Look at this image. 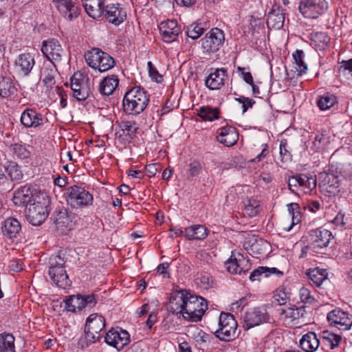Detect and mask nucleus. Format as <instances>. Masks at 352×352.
Here are the masks:
<instances>
[{
    "instance_id": "bf43d9fd",
    "label": "nucleus",
    "mask_w": 352,
    "mask_h": 352,
    "mask_svg": "<svg viewBox=\"0 0 352 352\" xmlns=\"http://www.w3.org/2000/svg\"><path fill=\"white\" fill-rule=\"evenodd\" d=\"M203 168L200 162L195 160L189 164L188 174L190 177H197L200 174Z\"/></svg>"
},
{
    "instance_id": "0e129e2a",
    "label": "nucleus",
    "mask_w": 352,
    "mask_h": 352,
    "mask_svg": "<svg viewBox=\"0 0 352 352\" xmlns=\"http://www.w3.org/2000/svg\"><path fill=\"white\" fill-rule=\"evenodd\" d=\"M338 72L340 74H351L352 76V59L343 60L339 67Z\"/></svg>"
},
{
    "instance_id": "20e7f679",
    "label": "nucleus",
    "mask_w": 352,
    "mask_h": 352,
    "mask_svg": "<svg viewBox=\"0 0 352 352\" xmlns=\"http://www.w3.org/2000/svg\"><path fill=\"white\" fill-rule=\"evenodd\" d=\"M66 201L72 208H81L93 204V195L79 186H69L65 192Z\"/></svg>"
},
{
    "instance_id": "b1692460",
    "label": "nucleus",
    "mask_w": 352,
    "mask_h": 352,
    "mask_svg": "<svg viewBox=\"0 0 352 352\" xmlns=\"http://www.w3.org/2000/svg\"><path fill=\"white\" fill-rule=\"evenodd\" d=\"M217 133L218 142L228 147L234 145L239 140V133L236 128L232 126L219 128Z\"/></svg>"
},
{
    "instance_id": "aec40b11",
    "label": "nucleus",
    "mask_w": 352,
    "mask_h": 352,
    "mask_svg": "<svg viewBox=\"0 0 352 352\" xmlns=\"http://www.w3.org/2000/svg\"><path fill=\"white\" fill-rule=\"evenodd\" d=\"M159 29L163 41L168 43L175 41L180 33V28L176 20L161 22Z\"/></svg>"
},
{
    "instance_id": "dca6fc26",
    "label": "nucleus",
    "mask_w": 352,
    "mask_h": 352,
    "mask_svg": "<svg viewBox=\"0 0 352 352\" xmlns=\"http://www.w3.org/2000/svg\"><path fill=\"white\" fill-rule=\"evenodd\" d=\"M280 319L283 321L287 326H293L298 324L297 322L300 319L305 317L307 311L305 306L300 307H289L287 309H280Z\"/></svg>"
},
{
    "instance_id": "412c9836",
    "label": "nucleus",
    "mask_w": 352,
    "mask_h": 352,
    "mask_svg": "<svg viewBox=\"0 0 352 352\" xmlns=\"http://www.w3.org/2000/svg\"><path fill=\"white\" fill-rule=\"evenodd\" d=\"M108 22L119 25L126 19V12L120 4H110L105 6L104 14Z\"/></svg>"
},
{
    "instance_id": "6e6552de",
    "label": "nucleus",
    "mask_w": 352,
    "mask_h": 352,
    "mask_svg": "<svg viewBox=\"0 0 352 352\" xmlns=\"http://www.w3.org/2000/svg\"><path fill=\"white\" fill-rule=\"evenodd\" d=\"M333 239L332 233L324 228L312 230L309 233V247L315 252L321 253Z\"/></svg>"
},
{
    "instance_id": "f03ea898",
    "label": "nucleus",
    "mask_w": 352,
    "mask_h": 352,
    "mask_svg": "<svg viewBox=\"0 0 352 352\" xmlns=\"http://www.w3.org/2000/svg\"><path fill=\"white\" fill-rule=\"evenodd\" d=\"M49 204L50 199L47 195H36L34 200L25 209L28 221L33 226L41 225L48 215Z\"/></svg>"
},
{
    "instance_id": "79ce46f5",
    "label": "nucleus",
    "mask_w": 352,
    "mask_h": 352,
    "mask_svg": "<svg viewBox=\"0 0 352 352\" xmlns=\"http://www.w3.org/2000/svg\"><path fill=\"white\" fill-rule=\"evenodd\" d=\"M65 307L67 311L71 312L80 311L84 309L82 301V295L77 294L70 296L65 300Z\"/></svg>"
},
{
    "instance_id": "f3484780",
    "label": "nucleus",
    "mask_w": 352,
    "mask_h": 352,
    "mask_svg": "<svg viewBox=\"0 0 352 352\" xmlns=\"http://www.w3.org/2000/svg\"><path fill=\"white\" fill-rule=\"evenodd\" d=\"M70 87L73 92V97L78 101H84L91 96L88 83L82 78H76V75L70 78Z\"/></svg>"
},
{
    "instance_id": "8fccbe9b",
    "label": "nucleus",
    "mask_w": 352,
    "mask_h": 352,
    "mask_svg": "<svg viewBox=\"0 0 352 352\" xmlns=\"http://www.w3.org/2000/svg\"><path fill=\"white\" fill-rule=\"evenodd\" d=\"M120 127L122 131L121 135L128 137L129 139H132L135 136L138 130L136 124L131 121H122Z\"/></svg>"
},
{
    "instance_id": "4c0bfd02",
    "label": "nucleus",
    "mask_w": 352,
    "mask_h": 352,
    "mask_svg": "<svg viewBox=\"0 0 352 352\" xmlns=\"http://www.w3.org/2000/svg\"><path fill=\"white\" fill-rule=\"evenodd\" d=\"M197 114L204 121L212 122L219 118L220 111L218 108L210 106H202L196 109Z\"/></svg>"
},
{
    "instance_id": "de8ad7c7",
    "label": "nucleus",
    "mask_w": 352,
    "mask_h": 352,
    "mask_svg": "<svg viewBox=\"0 0 352 352\" xmlns=\"http://www.w3.org/2000/svg\"><path fill=\"white\" fill-rule=\"evenodd\" d=\"M10 150L18 158L21 160L28 159L30 156V151L27 149L25 145L20 143L11 144Z\"/></svg>"
},
{
    "instance_id": "a878e982",
    "label": "nucleus",
    "mask_w": 352,
    "mask_h": 352,
    "mask_svg": "<svg viewBox=\"0 0 352 352\" xmlns=\"http://www.w3.org/2000/svg\"><path fill=\"white\" fill-rule=\"evenodd\" d=\"M36 196L33 195L31 187L25 185L14 192L12 201L17 206H25L27 208L34 200Z\"/></svg>"
},
{
    "instance_id": "37998d69",
    "label": "nucleus",
    "mask_w": 352,
    "mask_h": 352,
    "mask_svg": "<svg viewBox=\"0 0 352 352\" xmlns=\"http://www.w3.org/2000/svg\"><path fill=\"white\" fill-rule=\"evenodd\" d=\"M16 89L9 78L0 76V96L8 98L15 94Z\"/></svg>"
},
{
    "instance_id": "603ef678",
    "label": "nucleus",
    "mask_w": 352,
    "mask_h": 352,
    "mask_svg": "<svg viewBox=\"0 0 352 352\" xmlns=\"http://www.w3.org/2000/svg\"><path fill=\"white\" fill-rule=\"evenodd\" d=\"M205 29L201 24H191L186 30V35L193 40L199 38L204 32Z\"/></svg>"
},
{
    "instance_id": "c03bdc74",
    "label": "nucleus",
    "mask_w": 352,
    "mask_h": 352,
    "mask_svg": "<svg viewBox=\"0 0 352 352\" xmlns=\"http://www.w3.org/2000/svg\"><path fill=\"white\" fill-rule=\"evenodd\" d=\"M243 204L244 211L250 217L256 216L261 210V207L260 206L259 201L254 199H246L243 201Z\"/></svg>"
},
{
    "instance_id": "09e8293b",
    "label": "nucleus",
    "mask_w": 352,
    "mask_h": 352,
    "mask_svg": "<svg viewBox=\"0 0 352 352\" xmlns=\"http://www.w3.org/2000/svg\"><path fill=\"white\" fill-rule=\"evenodd\" d=\"M293 57L297 65L296 71L298 72V75L305 73L307 69V66L304 62V52L302 50H296L293 54Z\"/></svg>"
},
{
    "instance_id": "4d7b16f0",
    "label": "nucleus",
    "mask_w": 352,
    "mask_h": 352,
    "mask_svg": "<svg viewBox=\"0 0 352 352\" xmlns=\"http://www.w3.org/2000/svg\"><path fill=\"white\" fill-rule=\"evenodd\" d=\"M49 269L65 268V261L60 254L52 255L49 261Z\"/></svg>"
},
{
    "instance_id": "338daca9",
    "label": "nucleus",
    "mask_w": 352,
    "mask_h": 352,
    "mask_svg": "<svg viewBox=\"0 0 352 352\" xmlns=\"http://www.w3.org/2000/svg\"><path fill=\"white\" fill-rule=\"evenodd\" d=\"M327 142L326 138L322 134L316 135L314 140V146L316 149H320Z\"/></svg>"
},
{
    "instance_id": "c85d7f7f",
    "label": "nucleus",
    "mask_w": 352,
    "mask_h": 352,
    "mask_svg": "<svg viewBox=\"0 0 352 352\" xmlns=\"http://www.w3.org/2000/svg\"><path fill=\"white\" fill-rule=\"evenodd\" d=\"M21 224L18 219L14 217H9L4 221L2 226V232L4 236L12 239L20 236Z\"/></svg>"
},
{
    "instance_id": "7c9ffc66",
    "label": "nucleus",
    "mask_w": 352,
    "mask_h": 352,
    "mask_svg": "<svg viewBox=\"0 0 352 352\" xmlns=\"http://www.w3.org/2000/svg\"><path fill=\"white\" fill-rule=\"evenodd\" d=\"M320 344L316 333L310 331L302 336L300 340V346L305 352H314Z\"/></svg>"
},
{
    "instance_id": "052dcab7",
    "label": "nucleus",
    "mask_w": 352,
    "mask_h": 352,
    "mask_svg": "<svg viewBox=\"0 0 352 352\" xmlns=\"http://www.w3.org/2000/svg\"><path fill=\"white\" fill-rule=\"evenodd\" d=\"M148 74L151 79L157 82H161L163 80V76L159 74L156 67L153 65L152 62L148 61L147 63Z\"/></svg>"
},
{
    "instance_id": "9d476101",
    "label": "nucleus",
    "mask_w": 352,
    "mask_h": 352,
    "mask_svg": "<svg viewBox=\"0 0 352 352\" xmlns=\"http://www.w3.org/2000/svg\"><path fill=\"white\" fill-rule=\"evenodd\" d=\"M328 8L327 0H302L298 10L304 17L316 19L325 13Z\"/></svg>"
},
{
    "instance_id": "39448f33",
    "label": "nucleus",
    "mask_w": 352,
    "mask_h": 352,
    "mask_svg": "<svg viewBox=\"0 0 352 352\" xmlns=\"http://www.w3.org/2000/svg\"><path fill=\"white\" fill-rule=\"evenodd\" d=\"M184 318L192 322L201 320L202 316L208 309L207 301L201 296L190 293L188 294Z\"/></svg>"
},
{
    "instance_id": "f8f14e48",
    "label": "nucleus",
    "mask_w": 352,
    "mask_h": 352,
    "mask_svg": "<svg viewBox=\"0 0 352 352\" xmlns=\"http://www.w3.org/2000/svg\"><path fill=\"white\" fill-rule=\"evenodd\" d=\"M104 342L118 351L122 350L130 342V335L121 328L109 330L104 337Z\"/></svg>"
},
{
    "instance_id": "a211bd4d",
    "label": "nucleus",
    "mask_w": 352,
    "mask_h": 352,
    "mask_svg": "<svg viewBox=\"0 0 352 352\" xmlns=\"http://www.w3.org/2000/svg\"><path fill=\"white\" fill-rule=\"evenodd\" d=\"M52 2L65 19L72 21L78 17L80 10L72 0H53Z\"/></svg>"
},
{
    "instance_id": "e433bc0d",
    "label": "nucleus",
    "mask_w": 352,
    "mask_h": 352,
    "mask_svg": "<svg viewBox=\"0 0 352 352\" xmlns=\"http://www.w3.org/2000/svg\"><path fill=\"white\" fill-rule=\"evenodd\" d=\"M3 166L12 182L19 183L22 180L23 177V171L16 162L8 161L3 164Z\"/></svg>"
},
{
    "instance_id": "c756f323",
    "label": "nucleus",
    "mask_w": 352,
    "mask_h": 352,
    "mask_svg": "<svg viewBox=\"0 0 352 352\" xmlns=\"http://www.w3.org/2000/svg\"><path fill=\"white\" fill-rule=\"evenodd\" d=\"M48 274L52 281L59 288L65 289L71 284L65 268L49 269Z\"/></svg>"
},
{
    "instance_id": "473e14b6",
    "label": "nucleus",
    "mask_w": 352,
    "mask_h": 352,
    "mask_svg": "<svg viewBox=\"0 0 352 352\" xmlns=\"http://www.w3.org/2000/svg\"><path fill=\"white\" fill-rule=\"evenodd\" d=\"M119 83L116 75L108 76L100 82L98 91L103 96H109L113 94Z\"/></svg>"
},
{
    "instance_id": "f704fd0d",
    "label": "nucleus",
    "mask_w": 352,
    "mask_h": 352,
    "mask_svg": "<svg viewBox=\"0 0 352 352\" xmlns=\"http://www.w3.org/2000/svg\"><path fill=\"white\" fill-rule=\"evenodd\" d=\"M34 64V58L30 53L20 54L16 60V66L25 76L30 73Z\"/></svg>"
},
{
    "instance_id": "69168bd1",
    "label": "nucleus",
    "mask_w": 352,
    "mask_h": 352,
    "mask_svg": "<svg viewBox=\"0 0 352 352\" xmlns=\"http://www.w3.org/2000/svg\"><path fill=\"white\" fill-rule=\"evenodd\" d=\"M197 279L199 280L200 283L205 288L210 287L213 284L212 278L209 274H201Z\"/></svg>"
},
{
    "instance_id": "1a4fd4ad",
    "label": "nucleus",
    "mask_w": 352,
    "mask_h": 352,
    "mask_svg": "<svg viewBox=\"0 0 352 352\" xmlns=\"http://www.w3.org/2000/svg\"><path fill=\"white\" fill-rule=\"evenodd\" d=\"M52 219L56 224L57 229L65 232L74 229L78 217L68 208L61 207L56 208L53 212Z\"/></svg>"
},
{
    "instance_id": "4be33fe9",
    "label": "nucleus",
    "mask_w": 352,
    "mask_h": 352,
    "mask_svg": "<svg viewBox=\"0 0 352 352\" xmlns=\"http://www.w3.org/2000/svg\"><path fill=\"white\" fill-rule=\"evenodd\" d=\"M227 76V69L217 68L210 69V74L205 80V85L210 90H218L224 85Z\"/></svg>"
},
{
    "instance_id": "6ab92c4d",
    "label": "nucleus",
    "mask_w": 352,
    "mask_h": 352,
    "mask_svg": "<svg viewBox=\"0 0 352 352\" xmlns=\"http://www.w3.org/2000/svg\"><path fill=\"white\" fill-rule=\"evenodd\" d=\"M227 271L231 274H246L250 270V264L248 260L238 254V258L232 253L230 258L224 263Z\"/></svg>"
},
{
    "instance_id": "7ed1b4c3",
    "label": "nucleus",
    "mask_w": 352,
    "mask_h": 352,
    "mask_svg": "<svg viewBox=\"0 0 352 352\" xmlns=\"http://www.w3.org/2000/svg\"><path fill=\"white\" fill-rule=\"evenodd\" d=\"M87 64L100 72H107L116 65L115 59L108 53L98 47H94L84 55Z\"/></svg>"
},
{
    "instance_id": "bb28decb",
    "label": "nucleus",
    "mask_w": 352,
    "mask_h": 352,
    "mask_svg": "<svg viewBox=\"0 0 352 352\" xmlns=\"http://www.w3.org/2000/svg\"><path fill=\"white\" fill-rule=\"evenodd\" d=\"M58 71L54 63H44L41 69L40 78L47 89H52L55 84Z\"/></svg>"
},
{
    "instance_id": "6e6d98bb",
    "label": "nucleus",
    "mask_w": 352,
    "mask_h": 352,
    "mask_svg": "<svg viewBox=\"0 0 352 352\" xmlns=\"http://www.w3.org/2000/svg\"><path fill=\"white\" fill-rule=\"evenodd\" d=\"M267 267H259L250 273L249 278L251 281L261 280L263 277H267Z\"/></svg>"
},
{
    "instance_id": "864d4df0",
    "label": "nucleus",
    "mask_w": 352,
    "mask_h": 352,
    "mask_svg": "<svg viewBox=\"0 0 352 352\" xmlns=\"http://www.w3.org/2000/svg\"><path fill=\"white\" fill-rule=\"evenodd\" d=\"M289 294L285 287H280L276 290L273 298L274 301L277 302L280 305H283L287 303V300L289 298Z\"/></svg>"
},
{
    "instance_id": "680f3d73",
    "label": "nucleus",
    "mask_w": 352,
    "mask_h": 352,
    "mask_svg": "<svg viewBox=\"0 0 352 352\" xmlns=\"http://www.w3.org/2000/svg\"><path fill=\"white\" fill-rule=\"evenodd\" d=\"M82 301L84 308H92L97 303L96 296L94 293L87 295H82Z\"/></svg>"
},
{
    "instance_id": "2f4dec72",
    "label": "nucleus",
    "mask_w": 352,
    "mask_h": 352,
    "mask_svg": "<svg viewBox=\"0 0 352 352\" xmlns=\"http://www.w3.org/2000/svg\"><path fill=\"white\" fill-rule=\"evenodd\" d=\"M85 327H86V330L100 334L105 327V320L104 317L97 314H91L86 320Z\"/></svg>"
},
{
    "instance_id": "423d86ee",
    "label": "nucleus",
    "mask_w": 352,
    "mask_h": 352,
    "mask_svg": "<svg viewBox=\"0 0 352 352\" xmlns=\"http://www.w3.org/2000/svg\"><path fill=\"white\" fill-rule=\"evenodd\" d=\"M236 329L237 322L233 315L221 313L219 318V329L214 333L216 337L223 341H230L235 338Z\"/></svg>"
},
{
    "instance_id": "774afa93",
    "label": "nucleus",
    "mask_w": 352,
    "mask_h": 352,
    "mask_svg": "<svg viewBox=\"0 0 352 352\" xmlns=\"http://www.w3.org/2000/svg\"><path fill=\"white\" fill-rule=\"evenodd\" d=\"M305 180H306L305 181L306 182L305 189H307L308 190V192H310L316 188L317 179H316V177L315 175L314 176L307 175Z\"/></svg>"
},
{
    "instance_id": "3c124183",
    "label": "nucleus",
    "mask_w": 352,
    "mask_h": 352,
    "mask_svg": "<svg viewBox=\"0 0 352 352\" xmlns=\"http://www.w3.org/2000/svg\"><path fill=\"white\" fill-rule=\"evenodd\" d=\"M337 103V98L333 95H326L320 97L317 102L318 107L322 111L329 109Z\"/></svg>"
},
{
    "instance_id": "ea45409f",
    "label": "nucleus",
    "mask_w": 352,
    "mask_h": 352,
    "mask_svg": "<svg viewBox=\"0 0 352 352\" xmlns=\"http://www.w3.org/2000/svg\"><path fill=\"white\" fill-rule=\"evenodd\" d=\"M330 37L325 32H318L312 34L311 43L318 50H325L330 43Z\"/></svg>"
},
{
    "instance_id": "a18cd8bd",
    "label": "nucleus",
    "mask_w": 352,
    "mask_h": 352,
    "mask_svg": "<svg viewBox=\"0 0 352 352\" xmlns=\"http://www.w3.org/2000/svg\"><path fill=\"white\" fill-rule=\"evenodd\" d=\"M101 334H97L90 330H86V327L84 329V336L80 340V343L82 348L87 347L90 344L99 342L101 339Z\"/></svg>"
},
{
    "instance_id": "58836bf2",
    "label": "nucleus",
    "mask_w": 352,
    "mask_h": 352,
    "mask_svg": "<svg viewBox=\"0 0 352 352\" xmlns=\"http://www.w3.org/2000/svg\"><path fill=\"white\" fill-rule=\"evenodd\" d=\"M312 284L316 287H320L322 283L327 279V272L325 269L318 267L310 269L307 273Z\"/></svg>"
},
{
    "instance_id": "49530a36",
    "label": "nucleus",
    "mask_w": 352,
    "mask_h": 352,
    "mask_svg": "<svg viewBox=\"0 0 352 352\" xmlns=\"http://www.w3.org/2000/svg\"><path fill=\"white\" fill-rule=\"evenodd\" d=\"M288 212L292 217L291 226L288 230H291V228L295 225L298 224L301 221V212L299 205L297 203H290L287 205Z\"/></svg>"
},
{
    "instance_id": "a19ab883",
    "label": "nucleus",
    "mask_w": 352,
    "mask_h": 352,
    "mask_svg": "<svg viewBox=\"0 0 352 352\" xmlns=\"http://www.w3.org/2000/svg\"><path fill=\"white\" fill-rule=\"evenodd\" d=\"M14 341L12 334L6 332L0 333V352H16Z\"/></svg>"
},
{
    "instance_id": "c9c22d12",
    "label": "nucleus",
    "mask_w": 352,
    "mask_h": 352,
    "mask_svg": "<svg viewBox=\"0 0 352 352\" xmlns=\"http://www.w3.org/2000/svg\"><path fill=\"white\" fill-rule=\"evenodd\" d=\"M341 340L342 337L340 335L329 331H324L322 333L321 347L323 350L327 347L330 349H333L339 345Z\"/></svg>"
},
{
    "instance_id": "5701e85b",
    "label": "nucleus",
    "mask_w": 352,
    "mask_h": 352,
    "mask_svg": "<svg viewBox=\"0 0 352 352\" xmlns=\"http://www.w3.org/2000/svg\"><path fill=\"white\" fill-rule=\"evenodd\" d=\"M43 116L34 109H26L21 115L20 122L25 128H38L43 124Z\"/></svg>"
},
{
    "instance_id": "0eeeda50",
    "label": "nucleus",
    "mask_w": 352,
    "mask_h": 352,
    "mask_svg": "<svg viewBox=\"0 0 352 352\" xmlns=\"http://www.w3.org/2000/svg\"><path fill=\"white\" fill-rule=\"evenodd\" d=\"M225 41L223 30L219 28H212L206 36L200 40L203 48V53L210 55L217 52Z\"/></svg>"
},
{
    "instance_id": "72a5a7b5",
    "label": "nucleus",
    "mask_w": 352,
    "mask_h": 352,
    "mask_svg": "<svg viewBox=\"0 0 352 352\" xmlns=\"http://www.w3.org/2000/svg\"><path fill=\"white\" fill-rule=\"evenodd\" d=\"M184 233L188 240H203L208 236V230L205 226L195 225L186 228Z\"/></svg>"
},
{
    "instance_id": "13d9d810",
    "label": "nucleus",
    "mask_w": 352,
    "mask_h": 352,
    "mask_svg": "<svg viewBox=\"0 0 352 352\" xmlns=\"http://www.w3.org/2000/svg\"><path fill=\"white\" fill-rule=\"evenodd\" d=\"M324 177L323 182L328 184L329 188H338L339 186L338 176L332 173L321 174L320 177Z\"/></svg>"
},
{
    "instance_id": "9b49d317",
    "label": "nucleus",
    "mask_w": 352,
    "mask_h": 352,
    "mask_svg": "<svg viewBox=\"0 0 352 352\" xmlns=\"http://www.w3.org/2000/svg\"><path fill=\"white\" fill-rule=\"evenodd\" d=\"M270 315L264 307H256L247 311L243 316V327L248 330L262 323L269 322Z\"/></svg>"
},
{
    "instance_id": "2eb2a0df",
    "label": "nucleus",
    "mask_w": 352,
    "mask_h": 352,
    "mask_svg": "<svg viewBox=\"0 0 352 352\" xmlns=\"http://www.w3.org/2000/svg\"><path fill=\"white\" fill-rule=\"evenodd\" d=\"M41 51L43 55L50 60L60 61L61 60L63 49L59 42L55 38L44 41L42 43Z\"/></svg>"
},
{
    "instance_id": "f257e3e1",
    "label": "nucleus",
    "mask_w": 352,
    "mask_h": 352,
    "mask_svg": "<svg viewBox=\"0 0 352 352\" xmlns=\"http://www.w3.org/2000/svg\"><path fill=\"white\" fill-rule=\"evenodd\" d=\"M148 102L146 91L140 87H135L125 94L122 104L126 113L138 115L144 111Z\"/></svg>"
},
{
    "instance_id": "ddd939ff",
    "label": "nucleus",
    "mask_w": 352,
    "mask_h": 352,
    "mask_svg": "<svg viewBox=\"0 0 352 352\" xmlns=\"http://www.w3.org/2000/svg\"><path fill=\"white\" fill-rule=\"evenodd\" d=\"M327 320L331 326L340 330H349L352 325V316L341 309H333L327 314Z\"/></svg>"
},
{
    "instance_id": "393cba45",
    "label": "nucleus",
    "mask_w": 352,
    "mask_h": 352,
    "mask_svg": "<svg viewBox=\"0 0 352 352\" xmlns=\"http://www.w3.org/2000/svg\"><path fill=\"white\" fill-rule=\"evenodd\" d=\"M285 13L280 5L274 3L268 12L267 25L269 28L280 29L283 26Z\"/></svg>"
},
{
    "instance_id": "cd10ccee",
    "label": "nucleus",
    "mask_w": 352,
    "mask_h": 352,
    "mask_svg": "<svg viewBox=\"0 0 352 352\" xmlns=\"http://www.w3.org/2000/svg\"><path fill=\"white\" fill-rule=\"evenodd\" d=\"M105 0H82L87 14L93 19H99L104 14Z\"/></svg>"
},
{
    "instance_id": "e2e57ef3",
    "label": "nucleus",
    "mask_w": 352,
    "mask_h": 352,
    "mask_svg": "<svg viewBox=\"0 0 352 352\" xmlns=\"http://www.w3.org/2000/svg\"><path fill=\"white\" fill-rule=\"evenodd\" d=\"M287 142L286 140H282L280 141L279 149L282 162L289 161L292 158L290 153L287 149Z\"/></svg>"
},
{
    "instance_id": "4468645a",
    "label": "nucleus",
    "mask_w": 352,
    "mask_h": 352,
    "mask_svg": "<svg viewBox=\"0 0 352 352\" xmlns=\"http://www.w3.org/2000/svg\"><path fill=\"white\" fill-rule=\"evenodd\" d=\"M188 294L189 292L182 289L173 292L170 296L168 309L174 314H182L184 316Z\"/></svg>"
},
{
    "instance_id": "5fc2aeb1",
    "label": "nucleus",
    "mask_w": 352,
    "mask_h": 352,
    "mask_svg": "<svg viewBox=\"0 0 352 352\" xmlns=\"http://www.w3.org/2000/svg\"><path fill=\"white\" fill-rule=\"evenodd\" d=\"M299 296L302 302L305 304H314L316 302L315 298L311 294V291L305 287L299 289Z\"/></svg>"
}]
</instances>
